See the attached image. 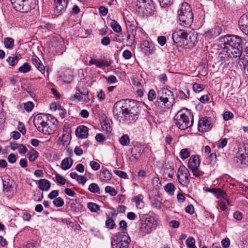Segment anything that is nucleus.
<instances>
[{
	"instance_id": "obj_42",
	"label": "nucleus",
	"mask_w": 248,
	"mask_h": 248,
	"mask_svg": "<svg viewBox=\"0 0 248 248\" xmlns=\"http://www.w3.org/2000/svg\"><path fill=\"white\" fill-rule=\"evenodd\" d=\"M105 224L106 227L109 229H113L115 226V223L114 220L110 217L108 218L106 221Z\"/></svg>"
},
{
	"instance_id": "obj_10",
	"label": "nucleus",
	"mask_w": 248,
	"mask_h": 248,
	"mask_svg": "<svg viewBox=\"0 0 248 248\" xmlns=\"http://www.w3.org/2000/svg\"><path fill=\"white\" fill-rule=\"evenodd\" d=\"M157 223L154 217H149L146 218L144 222L141 223L140 229L145 233H149L156 228Z\"/></svg>"
},
{
	"instance_id": "obj_49",
	"label": "nucleus",
	"mask_w": 248,
	"mask_h": 248,
	"mask_svg": "<svg viewBox=\"0 0 248 248\" xmlns=\"http://www.w3.org/2000/svg\"><path fill=\"white\" fill-rule=\"evenodd\" d=\"M33 108L34 104L32 102L29 101L24 104V108L28 112L32 110Z\"/></svg>"
},
{
	"instance_id": "obj_29",
	"label": "nucleus",
	"mask_w": 248,
	"mask_h": 248,
	"mask_svg": "<svg viewBox=\"0 0 248 248\" xmlns=\"http://www.w3.org/2000/svg\"><path fill=\"white\" fill-rule=\"evenodd\" d=\"M73 163L72 159L69 157H66L63 159L61 164V167L63 170H67L70 169Z\"/></svg>"
},
{
	"instance_id": "obj_60",
	"label": "nucleus",
	"mask_w": 248,
	"mask_h": 248,
	"mask_svg": "<svg viewBox=\"0 0 248 248\" xmlns=\"http://www.w3.org/2000/svg\"><path fill=\"white\" fill-rule=\"evenodd\" d=\"M107 81L108 84H112L116 83L117 80L115 76L111 75L107 78Z\"/></svg>"
},
{
	"instance_id": "obj_27",
	"label": "nucleus",
	"mask_w": 248,
	"mask_h": 248,
	"mask_svg": "<svg viewBox=\"0 0 248 248\" xmlns=\"http://www.w3.org/2000/svg\"><path fill=\"white\" fill-rule=\"evenodd\" d=\"M143 196L141 194L135 196L132 201L134 202L137 208L140 209L143 208L144 207V203L143 201Z\"/></svg>"
},
{
	"instance_id": "obj_32",
	"label": "nucleus",
	"mask_w": 248,
	"mask_h": 248,
	"mask_svg": "<svg viewBox=\"0 0 248 248\" xmlns=\"http://www.w3.org/2000/svg\"><path fill=\"white\" fill-rule=\"evenodd\" d=\"M101 126L102 130L106 133H110L112 130L109 123L107 120H104L101 123Z\"/></svg>"
},
{
	"instance_id": "obj_28",
	"label": "nucleus",
	"mask_w": 248,
	"mask_h": 248,
	"mask_svg": "<svg viewBox=\"0 0 248 248\" xmlns=\"http://www.w3.org/2000/svg\"><path fill=\"white\" fill-rule=\"evenodd\" d=\"M38 187L42 190L47 191L50 187V183L46 179H41L38 182Z\"/></svg>"
},
{
	"instance_id": "obj_58",
	"label": "nucleus",
	"mask_w": 248,
	"mask_h": 248,
	"mask_svg": "<svg viewBox=\"0 0 248 248\" xmlns=\"http://www.w3.org/2000/svg\"><path fill=\"white\" fill-rule=\"evenodd\" d=\"M59 195V192L58 190H52L48 195V198L50 199H53L56 198Z\"/></svg>"
},
{
	"instance_id": "obj_8",
	"label": "nucleus",
	"mask_w": 248,
	"mask_h": 248,
	"mask_svg": "<svg viewBox=\"0 0 248 248\" xmlns=\"http://www.w3.org/2000/svg\"><path fill=\"white\" fill-rule=\"evenodd\" d=\"M130 241V238L127 232H122L113 236L111 239V245L113 248H127Z\"/></svg>"
},
{
	"instance_id": "obj_6",
	"label": "nucleus",
	"mask_w": 248,
	"mask_h": 248,
	"mask_svg": "<svg viewBox=\"0 0 248 248\" xmlns=\"http://www.w3.org/2000/svg\"><path fill=\"white\" fill-rule=\"evenodd\" d=\"M180 24L184 26H190L193 20V16L190 5L187 2H184L178 10Z\"/></svg>"
},
{
	"instance_id": "obj_35",
	"label": "nucleus",
	"mask_w": 248,
	"mask_h": 248,
	"mask_svg": "<svg viewBox=\"0 0 248 248\" xmlns=\"http://www.w3.org/2000/svg\"><path fill=\"white\" fill-rule=\"evenodd\" d=\"M119 142L123 146H128L130 143L129 136L127 135H124L119 139Z\"/></svg>"
},
{
	"instance_id": "obj_37",
	"label": "nucleus",
	"mask_w": 248,
	"mask_h": 248,
	"mask_svg": "<svg viewBox=\"0 0 248 248\" xmlns=\"http://www.w3.org/2000/svg\"><path fill=\"white\" fill-rule=\"evenodd\" d=\"M18 57L16 56L15 57H9L6 61L9 65L14 66L18 62Z\"/></svg>"
},
{
	"instance_id": "obj_39",
	"label": "nucleus",
	"mask_w": 248,
	"mask_h": 248,
	"mask_svg": "<svg viewBox=\"0 0 248 248\" xmlns=\"http://www.w3.org/2000/svg\"><path fill=\"white\" fill-rule=\"evenodd\" d=\"M186 244L188 248H197L195 246V240L193 237L188 238Z\"/></svg>"
},
{
	"instance_id": "obj_45",
	"label": "nucleus",
	"mask_w": 248,
	"mask_h": 248,
	"mask_svg": "<svg viewBox=\"0 0 248 248\" xmlns=\"http://www.w3.org/2000/svg\"><path fill=\"white\" fill-rule=\"evenodd\" d=\"M53 204L57 207H62L64 204L63 200L60 197L56 198L53 202Z\"/></svg>"
},
{
	"instance_id": "obj_40",
	"label": "nucleus",
	"mask_w": 248,
	"mask_h": 248,
	"mask_svg": "<svg viewBox=\"0 0 248 248\" xmlns=\"http://www.w3.org/2000/svg\"><path fill=\"white\" fill-rule=\"evenodd\" d=\"M88 208L91 212H96L98 210H99V206L93 202H89L88 203Z\"/></svg>"
},
{
	"instance_id": "obj_55",
	"label": "nucleus",
	"mask_w": 248,
	"mask_h": 248,
	"mask_svg": "<svg viewBox=\"0 0 248 248\" xmlns=\"http://www.w3.org/2000/svg\"><path fill=\"white\" fill-rule=\"evenodd\" d=\"M221 245L224 248H228L230 245V241L229 238H225L221 241Z\"/></svg>"
},
{
	"instance_id": "obj_20",
	"label": "nucleus",
	"mask_w": 248,
	"mask_h": 248,
	"mask_svg": "<svg viewBox=\"0 0 248 248\" xmlns=\"http://www.w3.org/2000/svg\"><path fill=\"white\" fill-rule=\"evenodd\" d=\"M238 25L240 30L244 33L248 31V19L246 14L243 15L238 21Z\"/></svg>"
},
{
	"instance_id": "obj_34",
	"label": "nucleus",
	"mask_w": 248,
	"mask_h": 248,
	"mask_svg": "<svg viewBox=\"0 0 248 248\" xmlns=\"http://www.w3.org/2000/svg\"><path fill=\"white\" fill-rule=\"evenodd\" d=\"M175 189L174 185L171 183H169L167 184L164 187L165 190L170 195L174 194V191Z\"/></svg>"
},
{
	"instance_id": "obj_12",
	"label": "nucleus",
	"mask_w": 248,
	"mask_h": 248,
	"mask_svg": "<svg viewBox=\"0 0 248 248\" xmlns=\"http://www.w3.org/2000/svg\"><path fill=\"white\" fill-rule=\"evenodd\" d=\"M190 173L188 169L185 166L179 167L178 173L177 178L179 182L182 185L186 186L189 183V177Z\"/></svg>"
},
{
	"instance_id": "obj_17",
	"label": "nucleus",
	"mask_w": 248,
	"mask_h": 248,
	"mask_svg": "<svg viewBox=\"0 0 248 248\" xmlns=\"http://www.w3.org/2000/svg\"><path fill=\"white\" fill-rule=\"evenodd\" d=\"M207 191L213 193L217 199L225 200L228 204H229V202L227 199V196L226 193L220 188H208Z\"/></svg>"
},
{
	"instance_id": "obj_1",
	"label": "nucleus",
	"mask_w": 248,
	"mask_h": 248,
	"mask_svg": "<svg viewBox=\"0 0 248 248\" xmlns=\"http://www.w3.org/2000/svg\"><path fill=\"white\" fill-rule=\"evenodd\" d=\"M219 45L221 48L220 53L231 58L244 59L242 57L243 48L245 46L248 48V40H246L237 35H227L219 40Z\"/></svg>"
},
{
	"instance_id": "obj_48",
	"label": "nucleus",
	"mask_w": 248,
	"mask_h": 248,
	"mask_svg": "<svg viewBox=\"0 0 248 248\" xmlns=\"http://www.w3.org/2000/svg\"><path fill=\"white\" fill-rule=\"evenodd\" d=\"M193 90L196 93H200L203 90V87L200 84L195 83L193 85Z\"/></svg>"
},
{
	"instance_id": "obj_53",
	"label": "nucleus",
	"mask_w": 248,
	"mask_h": 248,
	"mask_svg": "<svg viewBox=\"0 0 248 248\" xmlns=\"http://www.w3.org/2000/svg\"><path fill=\"white\" fill-rule=\"evenodd\" d=\"M90 165L92 169L94 170H98L100 167L99 164L94 161H91Z\"/></svg>"
},
{
	"instance_id": "obj_3",
	"label": "nucleus",
	"mask_w": 248,
	"mask_h": 248,
	"mask_svg": "<svg viewBox=\"0 0 248 248\" xmlns=\"http://www.w3.org/2000/svg\"><path fill=\"white\" fill-rule=\"evenodd\" d=\"M173 123L181 130L191 127L193 123V116L190 110L184 108L179 111L174 116Z\"/></svg>"
},
{
	"instance_id": "obj_22",
	"label": "nucleus",
	"mask_w": 248,
	"mask_h": 248,
	"mask_svg": "<svg viewBox=\"0 0 248 248\" xmlns=\"http://www.w3.org/2000/svg\"><path fill=\"white\" fill-rule=\"evenodd\" d=\"M76 135L80 139H85L88 136V128L87 127L81 125L78 126L76 131Z\"/></svg>"
},
{
	"instance_id": "obj_15",
	"label": "nucleus",
	"mask_w": 248,
	"mask_h": 248,
	"mask_svg": "<svg viewBox=\"0 0 248 248\" xmlns=\"http://www.w3.org/2000/svg\"><path fill=\"white\" fill-rule=\"evenodd\" d=\"M3 192L6 195H13L15 189L13 182L7 177L3 179Z\"/></svg>"
},
{
	"instance_id": "obj_57",
	"label": "nucleus",
	"mask_w": 248,
	"mask_h": 248,
	"mask_svg": "<svg viewBox=\"0 0 248 248\" xmlns=\"http://www.w3.org/2000/svg\"><path fill=\"white\" fill-rule=\"evenodd\" d=\"M97 98L99 101L103 100L106 98V94L102 90H100L97 93Z\"/></svg>"
},
{
	"instance_id": "obj_46",
	"label": "nucleus",
	"mask_w": 248,
	"mask_h": 248,
	"mask_svg": "<svg viewBox=\"0 0 248 248\" xmlns=\"http://www.w3.org/2000/svg\"><path fill=\"white\" fill-rule=\"evenodd\" d=\"M55 178L57 182L59 184L61 185H64V184H65L66 180L62 176L60 175L59 174H56Z\"/></svg>"
},
{
	"instance_id": "obj_5",
	"label": "nucleus",
	"mask_w": 248,
	"mask_h": 248,
	"mask_svg": "<svg viewBox=\"0 0 248 248\" xmlns=\"http://www.w3.org/2000/svg\"><path fill=\"white\" fill-rule=\"evenodd\" d=\"M138 103L134 100H121L114 104L113 113L114 117H120L123 112L140 110Z\"/></svg>"
},
{
	"instance_id": "obj_63",
	"label": "nucleus",
	"mask_w": 248,
	"mask_h": 248,
	"mask_svg": "<svg viewBox=\"0 0 248 248\" xmlns=\"http://www.w3.org/2000/svg\"><path fill=\"white\" fill-rule=\"evenodd\" d=\"M123 56L125 59L128 60L131 58L132 53L129 50H125L123 52Z\"/></svg>"
},
{
	"instance_id": "obj_59",
	"label": "nucleus",
	"mask_w": 248,
	"mask_h": 248,
	"mask_svg": "<svg viewBox=\"0 0 248 248\" xmlns=\"http://www.w3.org/2000/svg\"><path fill=\"white\" fill-rule=\"evenodd\" d=\"M157 41L159 45L161 46H164L166 43V38L164 36H160L158 37Z\"/></svg>"
},
{
	"instance_id": "obj_47",
	"label": "nucleus",
	"mask_w": 248,
	"mask_h": 248,
	"mask_svg": "<svg viewBox=\"0 0 248 248\" xmlns=\"http://www.w3.org/2000/svg\"><path fill=\"white\" fill-rule=\"evenodd\" d=\"M156 97V94L155 91L153 89H151L149 91L148 94V98L149 101H153Z\"/></svg>"
},
{
	"instance_id": "obj_25",
	"label": "nucleus",
	"mask_w": 248,
	"mask_h": 248,
	"mask_svg": "<svg viewBox=\"0 0 248 248\" xmlns=\"http://www.w3.org/2000/svg\"><path fill=\"white\" fill-rule=\"evenodd\" d=\"M221 32L220 29L219 27H216L211 30H209L205 33V36L209 38H214L218 36Z\"/></svg>"
},
{
	"instance_id": "obj_43",
	"label": "nucleus",
	"mask_w": 248,
	"mask_h": 248,
	"mask_svg": "<svg viewBox=\"0 0 248 248\" xmlns=\"http://www.w3.org/2000/svg\"><path fill=\"white\" fill-rule=\"evenodd\" d=\"M181 157L184 160L188 158L190 155L189 151L186 148L183 149L180 152Z\"/></svg>"
},
{
	"instance_id": "obj_64",
	"label": "nucleus",
	"mask_w": 248,
	"mask_h": 248,
	"mask_svg": "<svg viewBox=\"0 0 248 248\" xmlns=\"http://www.w3.org/2000/svg\"><path fill=\"white\" fill-rule=\"evenodd\" d=\"M77 181L78 183L82 184V185H84L86 182L87 179L83 176L78 175V176L77 177Z\"/></svg>"
},
{
	"instance_id": "obj_14",
	"label": "nucleus",
	"mask_w": 248,
	"mask_h": 248,
	"mask_svg": "<svg viewBox=\"0 0 248 248\" xmlns=\"http://www.w3.org/2000/svg\"><path fill=\"white\" fill-rule=\"evenodd\" d=\"M212 127L210 119L207 117H202L199 121L198 130L200 132H206Z\"/></svg>"
},
{
	"instance_id": "obj_44",
	"label": "nucleus",
	"mask_w": 248,
	"mask_h": 248,
	"mask_svg": "<svg viewBox=\"0 0 248 248\" xmlns=\"http://www.w3.org/2000/svg\"><path fill=\"white\" fill-rule=\"evenodd\" d=\"M105 192L109 193L112 196L116 195L117 193V191L110 186H107L105 187Z\"/></svg>"
},
{
	"instance_id": "obj_38",
	"label": "nucleus",
	"mask_w": 248,
	"mask_h": 248,
	"mask_svg": "<svg viewBox=\"0 0 248 248\" xmlns=\"http://www.w3.org/2000/svg\"><path fill=\"white\" fill-rule=\"evenodd\" d=\"M152 185L155 189H158L160 188L161 186V183L158 177H155L153 178Z\"/></svg>"
},
{
	"instance_id": "obj_21",
	"label": "nucleus",
	"mask_w": 248,
	"mask_h": 248,
	"mask_svg": "<svg viewBox=\"0 0 248 248\" xmlns=\"http://www.w3.org/2000/svg\"><path fill=\"white\" fill-rule=\"evenodd\" d=\"M93 64H95V66L98 67H102L103 66H109L110 62L103 59L97 60L93 58H91L89 62V65H92Z\"/></svg>"
},
{
	"instance_id": "obj_31",
	"label": "nucleus",
	"mask_w": 248,
	"mask_h": 248,
	"mask_svg": "<svg viewBox=\"0 0 248 248\" xmlns=\"http://www.w3.org/2000/svg\"><path fill=\"white\" fill-rule=\"evenodd\" d=\"M3 44L6 48L12 49L14 46V40L10 37L5 38L3 40Z\"/></svg>"
},
{
	"instance_id": "obj_33",
	"label": "nucleus",
	"mask_w": 248,
	"mask_h": 248,
	"mask_svg": "<svg viewBox=\"0 0 248 248\" xmlns=\"http://www.w3.org/2000/svg\"><path fill=\"white\" fill-rule=\"evenodd\" d=\"M110 26L115 32L117 33L121 32L122 28L120 25L115 20H111Z\"/></svg>"
},
{
	"instance_id": "obj_52",
	"label": "nucleus",
	"mask_w": 248,
	"mask_h": 248,
	"mask_svg": "<svg viewBox=\"0 0 248 248\" xmlns=\"http://www.w3.org/2000/svg\"><path fill=\"white\" fill-rule=\"evenodd\" d=\"M233 117V113L230 111H226L223 114V119L225 121H228L232 119Z\"/></svg>"
},
{
	"instance_id": "obj_24",
	"label": "nucleus",
	"mask_w": 248,
	"mask_h": 248,
	"mask_svg": "<svg viewBox=\"0 0 248 248\" xmlns=\"http://www.w3.org/2000/svg\"><path fill=\"white\" fill-rule=\"evenodd\" d=\"M31 62L41 73H44L45 71V67L42 63L40 60L37 56H35L32 57Z\"/></svg>"
},
{
	"instance_id": "obj_11",
	"label": "nucleus",
	"mask_w": 248,
	"mask_h": 248,
	"mask_svg": "<svg viewBox=\"0 0 248 248\" xmlns=\"http://www.w3.org/2000/svg\"><path fill=\"white\" fill-rule=\"evenodd\" d=\"M13 7L22 13H27L31 9L29 0H10Z\"/></svg>"
},
{
	"instance_id": "obj_13",
	"label": "nucleus",
	"mask_w": 248,
	"mask_h": 248,
	"mask_svg": "<svg viewBox=\"0 0 248 248\" xmlns=\"http://www.w3.org/2000/svg\"><path fill=\"white\" fill-rule=\"evenodd\" d=\"M188 34L185 30H178L173 32L172 37L175 44L182 46Z\"/></svg>"
},
{
	"instance_id": "obj_4",
	"label": "nucleus",
	"mask_w": 248,
	"mask_h": 248,
	"mask_svg": "<svg viewBox=\"0 0 248 248\" xmlns=\"http://www.w3.org/2000/svg\"><path fill=\"white\" fill-rule=\"evenodd\" d=\"M157 99L154 105L158 108H169L172 107L174 101V94L172 92L167 88H162L157 91Z\"/></svg>"
},
{
	"instance_id": "obj_23",
	"label": "nucleus",
	"mask_w": 248,
	"mask_h": 248,
	"mask_svg": "<svg viewBox=\"0 0 248 248\" xmlns=\"http://www.w3.org/2000/svg\"><path fill=\"white\" fill-rule=\"evenodd\" d=\"M200 164L199 156L198 155H192L189 159L188 167L190 169L199 168Z\"/></svg>"
},
{
	"instance_id": "obj_51",
	"label": "nucleus",
	"mask_w": 248,
	"mask_h": 248,
	"mask_svg": "<svg viewBox=\"0 0 248 248\" xmlns=\"http://www.w3.org/2000/svg\"><path fill=\"white\" fill-rule=\"evenodd\" d=\"M227 142L228 140L226 138L221 140L218 142L217 145V147L219 148H223L227 145Z\"/></svg>"
},
{
	"instance_id": "obj_9",
	"label": "nucleus",
	"mask_w": 248,
	"mask_h": 248,
	"mask_svg": "<svg viewBox=\"0 0 248 248\" xmlns=\"http://www.w3.org/2000/svg\"><path fill=\"white\" fill-rule=\"evenodd\" d=\"M140 110H133L129 112H123L120 117H115L120 123L130 124L134 123L138 119L140 115Z\"/></svg>"
},
{
	"instance_id": "obj_62",
	"label": "nucleus",
	"mask_w": 248,
	"mask_h": 248,
	"mask_svg": "<svg viewBox=\"0 0 248 248\" xmlns=\"http://www.w3.org/2000/svg\"><path fill=\"white\" fill-rule=\"evenodd\" d=\"M186 212L190 215L194 213V208L192 204L187 205L186 208Z\"/></svg>"
},
{
	"instance_id": "obj_26",
	"label": "nucleus",
	"mask_w": 248,
	"mask_h": 248,
	"mask_svg": "<svg viewBox=\"0 0 248 248\" xmlns=\"http://www.w3.org/2000/svg\"><path fill=\"white\" fill-rule=\"evenodd\" d=\"M99 179L102 181H106L111 178V173L106 168H103L99 174Z\"/></svg>"
},
{
	"instance_id": "obj_7",
	"label": "nucleus",
	"mask_w": 248,
	"mask_h": 248,
	"mask_svg": "<svg viewBox=\"0 0 248 248\" xmlns=\"http://www.w3.org/2000/svg\"><path fill=\"white\" fill-rule=\"evenodd\" d=\"M154 5L152 0H137L136 12L140 16L153 14Z\"/></svg>"
},
{
	"instance_id": "obj_56",
	"label": "nucleus",
	"mask_w": 248,
	"mask_h": 248,
	"mask_svg": "<svg viewBox=\"0 0 248 248\" xmlns=\"http://www.w3.org/2000/svg\"><path fill=\"white\" fill-rule=\"evenodd\" d=\"M159 1L162 7L170 5L173 2V0H159Z\"/></svg>"
},
{
	"instance_id": "obj_36",
	"label": "nucleus",
	"mask_w": 248,
	"mask_h": 248,
	"mask_svg": "<svg viewBox=\"0 0 248 248\" xmlns=\"http://www.w3.org/2000/svg\"><path fill=\"white\" fill-rule=\"evenodd\" d=\"M88 190L91 192L100 194L99 187L96 183L91 184L89 186Z\"/></svg>"
},
{
	"instance_id": "obj_18",
	"label": "nucleus",
	"mask_w": 248,
	"mask_h": 248,
	"mask_svg": "<svg viewBox=\"0 0 248 248\" xmlns=\"http://www.w3.org/2000/svg\"><path fill=\"white\" fill-rule=\"evenodd\" d=\"M55 5V9L57 13L60 15L66 9L68 0H54Z\"/></svg>"
},
{
	"instance_id": "obj_41",
	"label": "nucleus",
	"mask_w": 248,
	"mask_h": 248,
	"mask_svg": "<svg viewBox=\"0 0 248 248\" xmlns=\"http://www.w3.org/2000/svg\"><path fill=\"white\" fill-rule=\"evenodd\" d=\"M30 70L31 66L28 64V63H24L23 65L20 66L18 69V71L22 73H27L30 71Z\"/></svg>"
},
{
	"instance_id": "obj_19",
	"label": "nucleus",
	"mask_w": 248,
	"mask_h": 248,
	"mask_svg": "<svg viewBox=\"0 0 248 248\" xmlns=\"http://www.w3.org/2000/svg\"><path fill=\"white\" fill-rule=\"evenodd\" d=\"M197 42L196 35L192 33L189 34L188 37L186 38L185 41L183 44L182 46H186V47H192L196 45Z\"/></svg>"
},
{
	"instance_id": "obj_50",
	"label": "nucleus",
	"mask_w": 248,
	"mask_h": 248,
	"mask_svg": "<svg viewBox=\"0 0 248 248\" xmlns=\"http://www.w3.org/2000/svg\"><path fill=\"white\" fill-rule=\"evenodd\" d=\"M114 173L121 178L124 179L127 178V175L126 173L124 171L118 170H114Z\"/></svg>"
},
{
	"instance_id": "obj_30",
	"label": "nucleus",
	"mask_w": 248,
	"mask_h": 248,
	"mask_svg": "<svg viewBox=\"0 0 248 248\" xmlns=\"http://www.w3.org/2000/svg\"><path fill=\"white\" fill-rule=\"evenodd\" d=\"M27 155L30 161L33 162L38 157L39 153L34 149H32L28 152Z\"/></svg>"
},
{
	"instance_id": "obj_61",
	"label": "nucleus",
	"mask_w": 248,
	"mask_h": 248,
	"mask_svg": "<svg viewBox=\"0 0 248 248\" xmlns=\"http://www.w3.org/2000/svg\"><path fill=\"white\" fill-rule=\"evenodd\" d=\"M18 129L23 135H25L26 133V130L25 126L21 122H19L18 124Z\"/></svg>"
},
{
	"instance_id": "obj_2",
	"label": "nucleus",
	"mask_w": 248,
	"mask_h": 248,
	"mask_svg": "<svg viewBox=\"0 0 248 248\" xmlns=\"http://www.w3.org/2000/svg\"><path fill=\"white\" fill-rule=\"evenodd\" d=\"M33 124L36 129L46 135L53 134L56 129L58 120L49 114H39L33 119Z\"/></svg>"
},
{
	"instance_id": "obj_16",
	"label": "nucleus",
	"mask_w": 248,
	"mask_h": 248,
	"mask_svg": "<svg viewBox=\"0 0 248 248\" xmlns=\"http://www.w3.org/2000/svg\"><path fill=\"white\" fill-rule=\"evenodd\" d=\"M141 48L142 50L146 54H153L155 49L154 45L152 42H150L148 40H144L141 44Z\"/></svg>"
},
{
	"instance_id": "obj_54",
	"label": "nucleus",
	"mask_w": 248,
	"mask_h": 248,
	"mask_svg": "<svg viewBox=\"0 0 248 248\" xmlns=\"http://www.w3.org/2000/svg\"><path fill=\"white\" fill-rule=\"evenodd\" d=\"M190 170L195 177H200L202 176L203 173L202 171H200L198 168H194V169H191Z\"/></svg>"
}]
</instances>
